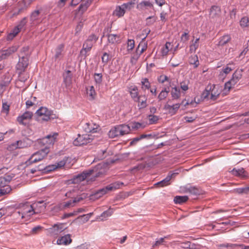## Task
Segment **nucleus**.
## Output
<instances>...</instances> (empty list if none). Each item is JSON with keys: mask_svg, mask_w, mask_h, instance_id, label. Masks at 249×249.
<instances>
[{"mask_svg": "<svg viewBox=\"0 0 249 249\" xmlns=\"http://www.w3.org/2000/svg\"><path fill=\"white\" fill-rule=\"evenodd\" d=\"M101 167L100 165H98L92 169L85 170L74 176L71 179L72 182L74 184H78L85 179L88 181L95 180L96 178L100 177L103 174L102 172L99 170Z\"/></svg>", "mask_w": 249, "mask_h": 249, "instance_id": "1", "label": "nucleus"}, {"mask_svg": "<svg viewBox=\"0 0 249 249\" xmlns=\"http://www.w3.org/2000/svg\"><path fill=\"white\" fill-rule=\"evenodd\" d=\"M124 185L122 182L117 181L110 184L107 186L95 191L93 194H91L89 197V199L94 201L102 197L103 195L106 194L108 191H111L117 189H119L120 185Z\"/></svg>", "mask_w": 249, "mask_h": 249, "instance_id": "2", "label": "nucleus"}, {"mask_svg": "<svg viewBox=\"0 0 249 249\" xmlns=\"http://www.w3.org/2000/svg\"><path fill=\"white\" fill-rule=\"evenodd\" d=\"M131 131L130 126L127 124H122L112 127L108 133L110 138H115L128 134Z\"/></svg>", "mask_w": 249, "mask_h": 249, "instance_id": "3", "label": "nucleus"}, {"mask_svg": "<svg viewBox=\"0 0 249 249\" xmlns=\"http://www.w3.org/2000/svg\"><path fill=\"white\" fill-rule=\"evenodd\" d=\"M242 70H237L233 73L232 78L228 82L225 83L223 89L224 93L228 94L230 89L234 88V86L241 79L242 77Z\"/></svg>", "mask_w": 249, "mask_h": 249, "instance_id": "4", "label": "nucleus"}, {"mask_svg": "<svg viewBox=\"0 0 249 249\" xmlns=\"http://www.w3.org/2000/svg\"><path fill=\"white\" fill-rule=\"evenodd\" d=\"M49 152V149L46 147L44 149L34 153L30 158L25 162L26 166H29L32 163L39 161L47 156Z\"/></svg>", "mask_w": 249, "mask_h": 249, "instance_id": "5", "label": "nucleus"}, {"mask_svg": "<svg viewBox=\"0 0 249 249\" xmlns=\"http://www.w3.org/2000/svg\"><path fill=\"white\" fill-rule=\"evenodd\" d=\"M98 39V37L94 34L89 36L83 43V48L80 51V54L85 57L87 56V53L91 50L93 44L96 42Z\"/></svg>", "mask_w": 249, "mask_h": 249, "instance_id": "6", "label": "nucleus"}, {"mask_svg": "<svg viewBox=\"0 0 249 249\" xmlns=\"http://www.w3.org/2000/svg\"><path fill=\"white\" fill-rule=\"evenodd\" d=\"M36 114L39 117V120L48 121L56 118L55 114H53V111L48 110L45 107H41L38 109Z\"/></svg>", "mask_w": 249, "mask_h": 249, "instance_id": "7", "label": "nucleus"}, {"mask_svg": "<svg viewBox=\"0 0 249 249\" xmlns=\"http://www.w3.org/2000/svg\"><path fill=\"white\" fill-rule=\"evenodd\" d=\"M19 209H21L22 219L29 217L35 213L32 205L28 202L19 204Z\"/></svg>", "mask_w": 249, "mask_h": 249, "instance_id": "8", "label": "nucleus"}, {"mask_svg": "<svg viewBox=\"0 0 249 249\" xmlns=\"http://www.w3.org/2000/svg\"><path fill=\"white\" fill-rule=\"evenodd\" d=\"M29 65V58L27 55L19 57L16 68L18 75L22 74Z\"/></svg>", "mask_w": 249, "mask_h": 249, "instance_id": "9", "label": "nucleus"}, {"mask_svg": "<svg viewBox=\"0 0 249 249\" xmlns=\"http://www.w3.org/2000/svg\"><path fill=\"white\" fill-rule=\"evenodd\" d=\"M93 138L89 134L78 135V137L74 140L73 143L75 146H81L87 144L92 142Z\"/></svg>", "mask_w": 249, "mask_h": 249, "instance_id": "10", "label": "nucleus"}, {"mask_svg": "<svg viewBox=\"0 0 249 249\" xmlns=\"http://www.w3.org/2000/svg\"><path fill=\"white\" fill-rule=\"evenodd\" d=\"M33 115L32 112L26 111L17 118V121L20 124L25 126L27 124V121L32 118Z\"/></svg>", "mask_w": 249, "mask_h": 249, "instance_id": "11", "label": "nucleus"}, {"mask_svg": "<svg viewBox=\"0 0 249 249\" xmlns=\"http://www.w3.org/2000/svg\"><path fill=\"white\" fill-rule=\"evenodd\" d=\"M18 48V46H13L6 50H0L1 58H3V59H7L13 53L17 52Z\"/></svg>", "mask_w": 249, "mask_h": 249, "instance_id": "12", "label": "nucleus"}, {"mask_svg": "<svg viewBox=\"0 0 249 249\" xmlns=\"http://www.w3.org/2000/svg\"><path fill=\"white\" fill-rule=\"evenodd\" d=\"M212 89L211 90V93L210 96V99L214 101L217 99L219 95H220L222 89L221 87L219 85H211Z\"/></svg>", "mask_w": 249, "mask_h": 249, "instance_id": "13", "label": "nucleus"}, {"mask_svg": "<svg viewBox=\"0 0 249 249\" xmlns=\"http://www.w3.org/2000/svg\"><path fill=\"white\" fill-rule=\"evenodd\" d=\"M99 125L93 122L86 123L83 128L87 133H95L97 131Z\"/></svg>", "mask_w": 249, "mask_h": 249, "instance_id": "14", "label": "nucleus"}, {"mask_svg": "<svg viewBox=\"0 0 249 249\" xmlns=\"http://www.w3.org/2000/svg\"><path fill=\"white\" fill-rule=\"evenodd\" d=\"M63 82L65 84L66 87H69L72 82V74L70 70H67L63 73Z\"/></svg>", "mask_w": 249, "mask_h": 249, "instance_id": "15", "label": "nucleus"}, {"mask_svg": "<svg viewBox=\"0 0 249 249\" xmlns=\"http://www.w3.org/2000/svg\"><path fill=\"white\" fill-rule=\"evenodd\" d=\"M154 6L152 2L149 0H143L139 3L137 6V8L139 10L142 11L148 8H153Z\"/></svg>", "mask_w": 249, "mask_h": 249, "instance_id": "16", "label": "nucleus"}, {"mask_svg": "<svg viewBox=\"0 0 249 249\" xmlns=\"http://www.w3.org/2000/svg\"><path fill=\"white\" fill-rule=\"evenodd\" d=\"M81 1L82 3L79 6L76 12H78L82 14L90 5L92 0H81Z\"/></svg>", "mask_w": 249, "mask_h": 249, "instance_id": "17", "label": "nucleus"}, {"mask_svg": "<svg viewBox=\"0 0 249 249\" xmlns=\"http://www.w3.org/2000/svg\"><path fill=\"white\" fill-rule=\"evenodd\" d=\"M107 41L112 44L120 43V36L117 34H107Z\"/></svg>", "mask_w": 249, "mask_h": 249, "instance_id": "18", "label": "nucleus"}, {"mask_svg": "<svg viewBox=\"0 0 249 249\" xmlns=\"http://www.w3.org/2000/svg\"><path fill=\"white\" fill-rule=\"evenodd\" d=\"M64 48V45L60 44L58 45L55 49L54 58L55 59H60L63 57V52Z\"/></svg>", "mask_w": 249, "mask_h": 249, "instance_id": "19", "label": "nucleus"}, {"mask_svg": "<svg viewBox=\"0 0 249 249\" xmlns=\"http://www.w3.org/2000/svg\"><path fill=\"white\" fill-rule=\"evenodd\" d=\"M231 172L232 174L235 176L241 177L242 178H246L248 176L247 172L244 170L243 168H241L238 169H236L234 168Z\"/></svg>", "mask_w": 249, "mask_h": 249, "instance_id": "20", "label": "nucleus"}, {"mask_svg": "<svg viewBox=\"0 0 249 249\" xmlns=\"http://www.w3.org/2000/svg\"><path fill=\"white\" fill-rule=\"evenodd\" d=\"M63 224H54L52 228H50V231L52 233L57 235L64 230Z\"/></svg>", "mask_w": 249, "mask_h": 249, "instance_id": "21", "label": "nucleus"}, {"mask_svg": "<svg viewBox=\"0 0 249 249\" xmlns=\"http://www.w3.org/2000/svg\"><path fill=\"white\" fill-rule=\"evenodd\" d=\"M71 235L68 234L62 236L57 240V243L58 245H68L71 242Z\"/></svg>", "mask_w": 249, "mask_h": 249, "instance_id": "22", "label": "nucleus"}, {"mask_svg": "<svg viewBox=\"0 0 249 249\" xmlns=\"http://www.w3.org/2000/svg\"><path fill=\"white\" fill-rule=\"evenodd\" d=\"M135 102L139 103L138 106L140 108H144L147 106V97L145 95H140Z\"/></svg>", "mask_w": 249, "mask_h": 249, "instance_id": "23", "label": "nucleus"}, {"mask_svg": "<svg viewBox=\"0 0 249 249\" xmlns=\"http://www.w3.org/2000/svg\"><path fill=\"white\" fill-rule=\"evenodd\" d=\"M221 13V9L219 7L217 6H213L210 12V15L212 18H215L218 17Z\"/></svg>", "mask_w": 249, "mask_h": 249, "instance_id": "24", "label": "nucleus"}, {"mask_svg": "<svg viewBox=\"0 0 249 249\" xmlns=\"http://www.w3.org/2000/svg\"><path fill=\"white\" fill-rule=\"evenodd\" d=\"M171 94L173 100H177L180 98L181 92L179 89L177 87L172 88Z\"/></svg>", "mask_w": 249, "mask_h": 249, "instance_id": "25", "label": "nucleus"}, {"mask_svg": "<svg viewBox=\"0 0 249 249\" xmlns=\"http://www.w3.org/2000/svg\"><path fill=\"white\" fill-rule=\"evenodd\" d=\"M128 125L133 130L143 129L146 126V124L144 123H141L136 122H132Z\"/></svg>", "mask_w": 249, "mask_h": 249, "instance_id": "26", "label": "nucleus"}, {"mask_svg": "<svg viewBox=\"0 0 249 249\" xmlns=\"http://www.w3.org/2000/svg\"><path fill=\"white\" fill-rule=\"evenodd\" d=\"M231 37L228 35H226L221 37L219 38V42L217 45L218 46H223L226 45L228 42L231 40Z\"/></svg>", "mask_w": 249, "mask_h": 249, "instance_id": "27", "label": "nucleus"}, {"mask_svg": "<svg viewBox=\"0 0 249 249\" xmlns=\"http://www.w3.org/2000/svg\"><path fill=\"white\" fill-rule=\"evenodd\" d=\"M221 247H225L229 248L230 247L231 248H235L236 247H239V249H249V246H245L244 245H238L236 244H223L220 245V246Z\"/></svg>", "mask_w": 249, "mask_h": 249, "instance_id": "28", "label": "nucleus"}, {"mask_svg": "<svg viewBox=\"0 0 249 249\" xmlns=\"http://www.w3.org/2000/svg\"><path fill=\"white\" fill-rule=\"evenodd\" d=\"M169 92V88H164L163 89L161 90V91L160 93L158 98L159 101H162L165 99L167 96H168V93Z\"/></svg>", "mask_w": 249, "mask_h": 249, "instance_id": "29", "label": "nucleus"}, {"mask_svg": "<svg viewBox=\"0 0 249 249\" xmlns=\"http://www.w3.org/2000/svg\"><path fill=\"white\" fill-rule=\"evenodd\" d=\"M189 61L190 64L194 66L195 68H196L199 65L197 55H191L189 58Z\"/></svg>", "mask_w": 249, "mask_h": 249, "instance_id": "30", "label": "nucleus"}, {"mask_svg": "<svg viewBox=\"0 0 249 249\" xmlns=\"http://www.w3.org/2000/svg\"><path fill=\"white\" fill-rule=\"evenodd\" d=\"M232 193L237 194H247L249 192V186L244 188L234 189L231 191Z\"/></svg>", "mask_w": 249, "mask_h": 249, "instance_id": "31", "label": "nucleus"}, {"mask_svg": "<svg viewBox=\"0 0 249 249\" xmlns=\"http://www.w3.org/2000/svg\"><path fill=\"white\" fill-rule=\"evenodd\" d=\"M146 37H144L142 39V40L140 42L139 45L137 46V50H139V49H141L140 53V54H142L147 48V43L145 42L144 39Z\"/></svg>", "mask_w": 249, "mask_h": 249, "instance_id": "32", "label": "nucleus"}, {"mask_svg": "<svg viewBox=\"0 0 249 249\" xmlns=\"http://www.w3.org/2000/svg\"><path fill=\"white\" fill-rule=\"evenodd\" d=\"M188 199V197L186 196H177L174 197V201L176 204H182L186 202Z\"/></svg>", "mask_w": 249, "mask_h": 249, "instance_id": "33", "label": "nucleus"}, {"mask_svg": "<svg viewBox=\"0 0 249 249\" xmlns=\"http://www.w3.org/2000/svg\"><path fill=\"white\" fill-rule=\"evenodd\" d=\"M185 192L195 196L199 195L201 194L200 190L197 188L192 186L186 188Z\"/></svg>", "mask_w": 249, "mask_h": 249, "instance_id": "34", "label": "nucleus"}, {"mask_svg": "<svg viewBox=\"0 0 249 249\" xmlns=\"http://www.w3.org/2000/svg\"><path fill=\"white\" fill-rule=\"evenodd\" d=\"M125 9L123 8V6H118L116 7V9L113 12V15L118 17H121L124 16L125 13Z\"/></svg>", "mask_w": 249, "mask_h": 249, "instance_id": "35", "label": "nucleus"}, {"mask_svg": "<svg viewBox=\"0 0 249 249\" xmlns=\"http://www.w3.org/2000/svg\"><path fill=\"white\" fill-rule=\"evenodd\" d=\"M170 177H171L167 176L164 179H163V180H162L160 181L157 182L155 185H158V186H160V187H162L166 186L167 185H168L170 184V181L171 180Z\"/></svg>", "mask_w": 249, "mask_h": 249, "instance_id": "36", "label": "nucleus"}, {"mask_svg": "<svg viewBox=\"0 0 249 249\" xmlns=\"http://www.w3.org/2000/svg\"><path fill=\"white\" fill-rule=\"evenodd\" d=\"M130 94L132 97V98L134 100V101L135 102L136 100L138 99V97L140 95H139V93L138 92V88L137 87L134 86L132 89H130Z\"/></svg>", "mask_w": 249, "mask_h": 249, "instance_id": "37", "label": "nucleus"}, {"mask_svg": "<svg viewBox=\"0 0 249 249\" xmlns=\"http://www.w3.org/2000/svg\"><path fill=\"white\" fill-rule=\"evenodd\" d=\"M12 189L9 185H5L0 187V196H3L4 195L9 193L11 191Z\"/></svg>", "mask_w": 249, "mask_h": 249, "instance_id": "38", "label": "nucleus"}, {"mask_svg": "<svg viewBox=\"0 0 249 249\" xmlns=\"http://www.w3.org/2000/svg\"><path fill=\"white\" fill-rule=\"evenodd\" d=\"M212 89L211 84H209L206 87V89L201 94V98L205 99L208 97L210 94V91Z\"/></svg>", "mask_w": 249, "mask_h": 249, "instance_id": "39", "label": "nucleus"}, {"mask_svg": "<svg viewBox=\"0 0 249 249\" xmlns=\"http://www.w3.org/2000/svg\"><path fill=\"white\" fill-rule=\"evenodd\" d=\"M87 94L89 96L90 100H93L96 96V92L95 91V89L93 86H90L89 89H87Z\"/></svg>", "mask_w": 249, "mask_h": 249, "instance_id": "40", "label": "nucleus"}, {"mask_svg": "<svg viewBox=\"0 0 249 249\" xmlns=\"http://www.w3.org/2000/svg\"><path fill=\"white\" fill-rule=\"evenodd\" d=\"M94 78L96 84L100 85L103 81V75L101 73H95L94 74Z\"/></svg>", "mask_w": 249, "mask_h": 249, "instance_id": "41", "label": "nucleus"}, {"mask_svg": "<svg viewBox=\"0 0 249 249\" xmlns=\"http://www.w3.org/2000/svg\"><path fill=\"white\" fill-rule=\"evenodd\" d=\"M57 168L56 165L52 164L48 166H43V173H47L54 170Z\"/></svg>", "mask_w": 249, "mask_h": 249, "instance_id": "42", "label": "nucleus"}, {"mask_svg": "<svg viewBox=\"0 0 249 249\" xmlns=\"http://www.w3.org/2000/svg\"><path fill=\"white\" fill-rule=\"evenodd\" d=\"M40 13V11L38 10H35L32 13L30 16V20L32 22L38 19Z\"/></svg>", "mask_w": 249, "mask_h": 249, "instance_id": "43", "label": "nucleus"}, {"mask_svg": "<svg viewBox=\"0 0 249 249\" xmlns=\"http://www.w3.org/2000/svg\"><path fill=\"white\" fill-rule=\"evenodd\" d=\"M57 136H58L57 133H53V134H52V135L49 134V135H47L45 137V139L49 140L50 143H53V142H54Z\"/></svg>", "mask_w": 249, "mask_h": 249, "instance_id": "44", "label": "nucleus"}, {"mask_svg": "<svg viewBox=\"0 0 249 249\" xmlns=\"http://www.w3.org/2000/svg\"><path fill=\"white\" fill-rule=\"evenodd\" d=\"M142 89H148L150 88V83H149L148 79L147 78L142 79Z\"/></svg>", "mask_w": 249, "mask_h": 249, "instance_id": "45", "label": "nucleus"}, {"mask_svg": "<svg viewBox=\"0 0 249 249\" xmlns=\"http://www.w3.org/2000/svg\"><path fill=\"white\" fill-rule=\"evenodd\" d=\"M127 51H131L135 47V41L133 39H128L127 42Z\"/></svg>", "mask_w": 249, "mask_h": 249, "instance_id": "46", "label": "nucleus"}, {"mask_svg": "<svg viewBox=\"0 0 249 249\" xmlns=\"http://www.w3.org/2000/svg\"><path fill=\"white\" fill-rule=\"evenodd\" d=\"M43 164H40L37 166L35 167L34 168L30 169V173L32 174H35L37 171H41L43 173Z\"/></svg>", "mask_w": 249, "mask_h": 249, "instance_id": "47", "label": "nucleus"}, {"mask_svg": "<svg viewBox=\"0 0 249 249\" xmlns=\"http://www.w3.org/2000/svg\"><path fill=\"white\" fill-rule=\"evenodd\" d=\"M240 24L242 27H247L249 26V18L246 17L242 18L240 21Z\"/></svg>", "mask_w": 249, "mask_h": 249, "instance_id": "48", "label": "nucleus"}, {"mask_svg": "<svg viewBox=\"0 0 249 249\" xmlns=\"http://www.w3.org/2000/svg\"><path fill=\"white\" fill-rule=\"evenodd\" d=\"M158 138V137H157V135L155 134H142L140 135V139H151L153 138Z\"/></svg>", "mask_w": 249, "mask_h": 249, "instance_id": "49", "label": "nucleus"}, {"mask_svg": "<svg viewBox=\"0 0 249 249\" xmlns=\"http://www.w3.org/2000/svg\"><path fill=\"white\" fill-rule=\"evenodd\" d=\"M159 118L158 116L154 115H149V121L150 124H155L159 120Z\"/></svg>", "mask_w": 249, "mask_h": 249, "instance_id": "50", "label": "nucleus"}, {"mask_svg": "<svg viewBox=\"0 0 249 249\" xmlns=\"http://www.w3.org/2000/svg\"><path fill=\"white\" fill-rule=\"evenodd\" d=\"M188 81H183L180 83V88L183 91H187L188 88Z\"/></svg>", "mask_w": 249, "mask_h": 249, "instance_id": "51", "label": "nucleus"}, {"mask_svg": "<svg viewBox=\"0 0 249 249\" xmlns=\"http://www.w3.org/2000/svg\"><path fill=\"white\" fill-rule=\"evenodd\" d=\"M184 101H182L180 104H176L172 106L171 113L175 114L178 109L179 108L180 105L183 104Z\"/></svg>", "mask_w": 249, "mask_h": 249, "instance_id": "52", "label": "nucleus"}, {"mask_svg": "<svg viewBox=\"0 0 249 249\" xmlns=\"http://www.w3.org/2000/svg\"><path fill=\"white\" fill-rule=\"evenodd\" d=\"M156 17L154 16H150L146 18V24L148 25H151L156 21Z\"/></svg>", "mask_w": 249, "mask_h": 249, "instance_id": "53", "label": "nucleus"}, {"mask_svg": "<svg viewBox=\"0 0 249 249\" xmlns=\"http://www.w3.org/2000/svg\"><path fill=\"white\" fill-rule=\"evenodd\" d=\"M27 23V18L24 17L22 19V20L19 22V24L17 26L18 28L21 30L23 27L26 25Z\"/></svg>", "mask_w": 249, "mask_h": 249, "instance_id": "54", "label": "nucleus"}, {"mask_svg": "<svg viewBox=\"0 0 249 249\" xmlns=\"http://www.w3.org/2000/svg\"><path fill=\"white\" fill-rule=\"evenodd\" d=\"M135 4L134 2L130 1L126 3H124L122 5L123 6V8H124L125 10L126 9H131L132 7H133L134 4Z\"/></svg>", "mask_w": 249, "mask_h": 249, "instance_id": "55", "label": "nucleus"}, {"mask_svg": "<svg viewBox=\"0 0 249 249\" xmlns=\"http://www.w3.org/2000/svg\"><path fill=\"white\" fill-rule=\"evenodd\" d=\"M89 219V214H83L78 217L75 220L81 219L82 222L85 223L87 222Z\"/></svg>", "mask_w": 249, "mask_h": 249, "instance_id": "56", "label": "nucleus"}, {"mask_svg": "<svg viewBox=\"0 0 249 249\" xmlns=\"http://www.w3.org/2000/svg\"><path fill=\"white\" fill-rule=\"evenodd\" d=\"M42 228L43 227L40 226H36L32 229L30 233L32 234H36L38 233Z\"/></svg>", "mask_w": 249, "mask_h": 249, "instance_id": "57", "label": "nucleus"}, {"mask_svg": "<svg viewBox=\"0 0 249 249\" xmlns=\"http://www.w3.org/2000/svg\"><path fill=\"white\" fill-rule=\"evenodd\" d=\"M14 177H15V174H5L3 177L4 178L6 182H7V183H8Z\"/></svg>", "mask_w": 249, "mask_h": 249, "instance_id": "58", "label": "nucleus"}, {"mask_svg": "<svg viewBox=\"0 0 249 249\" xmlns=\"http://www.w3.org/2000/svg\"><path fill=\"white\" fill-rule=\"evenodd\" d=\"M199 44L197 42H194L190 46V52L191 53L195 52L196 50L198 48Z\"/></svg>", "mask_w": 249, "mask_h": 249, "instance_id": "59", "label": "nucleus"}, {"mask_svg": "<svg viewBox=\"0 0 249 249\" xmlns=\"http://www.w3.org/2000/svg\"><path fill=\"white\" fill-rule=\"evenodd\" d=\"M111 214L112 212H111L109 210L104 212L101 215V217H103V218H102V220H103L104 219H106L107 217L111 215Z\"/></svg>", "mask_w": 249, "mask_h": 249, "instance_id": "60", "label": "nucleus"}, {"mask_svg": "<svg viewBox=\"0 0 249 249\" xmlns=\"http://www.w3.org/2000/svg\"><path fill=\"white\" fill-rule=\"evenodd\" d=\"M166 238V237H164V238H160L158 240L156 241L154 244L153 245V247L155 248L158 246H159L160 245L163 244V243L164 242V239Z\"/></svg>", "mask_w": 249, "mask_h": 249, "instance_id": "61", "label": "nucleus"}, {"mask_svg": "<svg viewBox=\"0 0 249 249\" xmlns=\"http://www.w3.org/2000/svg\"><path fill=\"white\" fill-rule=\"evenodd\" d=\"M158 81L161 83H163L165 81H168L169 78L166 75H161L159 77Z\"/></svg>", "mask_w": 249, "mask_h": 249, "instance_id": "62", "label": "nucleus"}, {"mask_svg": "<svg viewBox=\"0 0 249 249\" xmlns=\"http://www.w3.org/2000/svg\"><path fill=\"white\" fill-rule=\"evenodd\" d=\"M2 111L7 114L9 111V106L6 103H2Z\"/></svg>", "mask_w": 249, "mask_h": 249, "instance_id": "63", "label": "nucleus"}, {"mask_svg": "<svg viewBox=\"0 0 249 249\" xmlns=\"http://www.w3.org/2000/svg\"><path fill=\"white\" fill-rule=\"evenodd\" d=\"M102 59L103 63H107L109 60V55L107 53H104Z\"/></svg>", "mask_w": 249, "mask_h": 249, "instance_id": "64", "label": "nucleus"}]
</instances>
